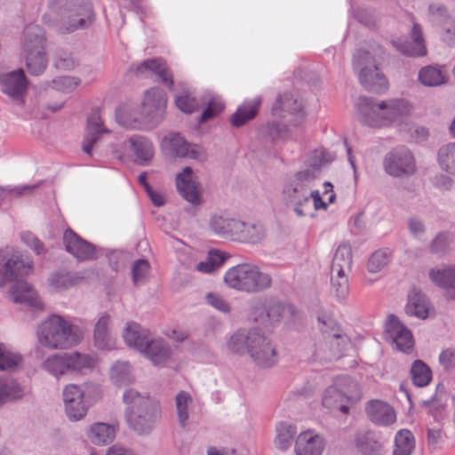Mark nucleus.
<instances>
[{
    "instance_id": "1",
    "label": "nucleus",
    "mask_w": 455,
    "mask_h": 455,
    "mask_svg": "<svg viewBox=\"0 0 455 455\" xmlns=\"http://www.w3.org/2000/svg\"><path fill=\"white\" fill-rule=\"evenodd\" d=\"M124 404V419L132 432L138 435H148L161 418L159 403L147 393L135 388H126L122 395Z\"/></svg>"
},
{
    "instance_id": "2",
    "label": "nucleus",
    "mask_w": 455,
    "mask_h": 455,
    "mask_svg": "<svg viewBox=\"0 0 455 455\" xmlns=\"http://www.w3.org/2000/svg\"><path fill=\"white\" fill-rule=\"evenodd\" d=\"M228 349L239 355L248 354L259 368H271L278 361V353L273 340L260 330H239L231 335Z\"/></svg>"
},
{
    "instance_id": "3",
    "label": "nucleus",
    "mask_w": 455,
    "mask_h": 455,
    "mask_svg": "<svg viewBox=\"0 0 455 455\" xmlns=\"http://www.w3.org/2000/svg\"><path fill=\"white\" fill-rule=\"evenodd\" d=\"M32 267V260L22 254L12 255L0 268V286L17 280L11 287L12 299L15 303H24L35 310L42 311L44 304L37 292L28 283L19 280L28 275Z\"/></svg>"
},
{
    "instance_id": "4",
    "label": "nucleus",
    "mask_w": 455,
    "mask_h": 455,
    "mask_svg": "<svg viewBox=\"0 0 455 455\" xmlns=\"http://www.w3.org/2000/svg\"><path fill=\"white\" fill-rule=\"evenodd\" d=\"M166 101L164 92L161 89L151 88L145 92L141 113H137L130 107H123L116 111V120L128 129L155 127L164 117Z\"/></svg>"
},
{
    "instance_id": "5",
    "label": "nucleus",
    "mask_w": 455,
    "mask_h": 455,
    "mask_svg": "<svg viewBox=\"0 0 455 455\" xmlns=\"http://www.w3.org/2000/svg\"><path fill=\"white\" fill-rule=\"evenodd\" d=\"M355 108L359 122L372 128L385 126L411 110L409 102L403 99L378 101L366 96L358 99Z\"/></svg>"
},
{
    "instance_id": "6",
    "label": "nucleus",
    "mask_w": 455,
    "mask_h": 455,
    "mask_svg": "<svg viewBox=\"0 0 455 455\" xmlns=\"http://www.w3.org/2000/svg\"><path fill=\"white\" fill-rule=\"evenodd\" d=\"M38 343L49 349H67L77 345L83 333L80 328L58 315H52L36 329Z\"/></svg>"
},
{
    "instance_id": "7",
    "label": "nucleus",
    "mask_w": 455,
    "mask_h": 455,
    "mask_svg": "<svg viewBox=\"0 0 455 455\" xmlns=\"http://www.w3.org/2000/svg\"><path fill=\"white\" fill-rule=\"evenodd\" d=\"M449 400L444 387L438 385L434 396L422 402L427 411V445L431 452L439 449L443 442V420L448 416Z\"/></svg>"
},
{
    "instance_id": "8",
    "label": "nucleus",
    "mask_w": 455,
    "mask_h": 455,
    "mask_svg": "<svg viewBox=\"0 0 455 455\" xmlns=\"http://www.w3.org/2000/svg\"><path fill=\"white\" fill-rule=\"evenodd\" d=\"M315 180V173L307 171H299L287 177L282 187V201L292 209L298 217L307 214L310 205V188Z\"/></svg>"
},
{
    "instance_id": "9",
    "label": "nucleus",
    "mask_w": 455,
    "mask_h": 455,
    "mask_svg": "<svg viewBox=\"0 0 455 455\" xmlns=\"http://www.w3.org/2000/svg\"><path fill=\"white\" fill-rule=\"evenodd\" d=\"M224 282L230 289L251 294L268 289L272 284V277L257 265L243 263L228 268Z\"/></svg>"
},
{
    "instance_id": "10",
    "label": "nucleus",
    "mask_w": 455,
    "mask_h": 455,
    "mask_svg": "<svg viewBox=\"0 0 455 455\" xmlns=\"http://www.w3.org/2000/svg\"><path fill=\"white\" fill-rule=\"evenodd\" d=\"M49 6L68 32L88 28L94 20L92 6L86 0H51Z\"/></svg>"
},
{
    "instance_id": "11",
    "label": "nucleus",
    "mask_w": 455,
    "mask_h": 455,
    "mask_svg": "<svg viewBox=\"0 0 455 455\" xmlns=\"http://www.w3.org/2000/svg\"><path fill=\"white\" fill-rule=\"evenodd\" d=\"M353 69L361 85L368 92L379 93L387 88V80L370 52L359 49L353 57Z\"/></svg>"
},
{
    "instance_id": "12",
    "label": "nucleus",
    "mask_w": 455,
    "mask_h": 455,
    "mask_svg": "<svg viewBox=\"0 0 455 455\" xmlns=\"http://www.w3.org/2000/svg\"><path fill=\"white\" fill-rule=\"evenodd\" d=\"M383 169L387 174L395 178L411 176L416 172L414 156L406 147H396L386 154Z\"/></svg>"
},
{
    "instance_id": "13",
    "label": "nucleus",
    "mask_w": 455,
    "mask_h": 455,
    "mask_svg": "<svg viewBox=\"0 0 455 455\" xmlns=\"http://www.w3.org/2000/svg\"><path fill=\"white\" fill-rule=\"evenodd\" d=\"M84 393L75 384L68 385L63 390L65 411L70 420H80L87 412L88 406L84 401Z\"/></svg>"
},
{
    "instance_id": "14",
    "label": "nucleus",
    "mask_w": 455,
    "mask_h": 455,
    "mask_svg": "<svg viewBox=\"0 0 455 455\" xmlns=\"http://www.w3.org/2000/svg\"><path fill=\"white\" fill-rule=\"evenodd\" d=\"M317 320L321 324L320 331L325 343L330 346L331 353L334 355H338L341 348L347 343V336L343 333L340 326L334 319L318 316Z\"/></svg>"
},
{
    "instance_id": "15",
    "label": "nucleus",
    "mask_w": 455,
    "mask_h": 455,
    "mask_svg": "<svg viewBox=\"0 0 455 455\" xmlns=\"http://www.w3.org/2000/svg\"><path fill=\"white\" fill-rule=\"evenodd\" d=\"M63 243L67 251L78 260H92L96 258L94 246L69 228L64 232Z\"/></svg>"
},
{
    "instance_id": "16",
    "label": "nucleus",
    "mask_w": 455,
    "mask_h": 455,
    "mask_svg": "<svg viewBox=\"0 0 455 455\" xmlns=\"http://www.w3.org/2000/svg\"><path fill=\"white\" fill-rule=\"evenodd\" d=\"M433 20L440 28V37L449 46L455 45V20L452 19L448 9L441 4L432 5L429 8Z\"/></svg>"
},
{
    "instance_id": "17",
    "label": "nucleus",
    "mask_w": 455,
    "mask_h": 455,
    "mask_svg": "<svg viewBox=\"0 0 455 455\" xmlns=\"http://www.w3.org/2000/svg\"><path fill=\"white\" fill-rule=\"evenodd\" d=\"M365 413L369 419L377 426L388 427L396 420L394 408L381 400H371L366 403Z\"/></svg>"
},
{
    "instance_id": "18",
    "label": "nucleus",
    "mask_w": 455,
    "mask_h": 455,
    "mask_svg": "<svg viewBox=\"0 0 455 455\" xmlns=\"http://www.w3.org/2000/svg\"><path fill=\"white\" fill-rule=\"evenodd\" d=\"M176 187L180 195L194 205L201 204V193L191 167L187 166L176 177Z\"/></svg>"
},
{
    "instance_id": "19",
    "label": "nucleus",
    "mask_w": 455,
    "mask_h": 455,
    "mask_svg": "<svg viewBox=\"0 0 455 455\" xmlns=\"http://www.w3.org/2000/svg\"><path fill=\"white\" fill-rule=\"evenodd\" d=\"M324 438L312 430L301 432L296 441V455H322L325 449Z\"/></svg>"
},
{
    "instance_id": "20",
    "label": "nucleus",
    "mask_w": 455,
    "mask_h": 455,
    "mask_svg": "<svg viewBox=\"0 0 455 455\" xmlns=\"http://www.w3.org/2000/svg\"><path fill=\"white\" fill-rule=\"evenodd\" d=\"M131 71L138 76H148L155 74L158 76L161 82L170 88L173 85L172 75L162 59H150L142 61L140 64L131 67Z\"/></svg>"
},
{
    "instance_id": "21",
    "label": "nucleus",
    "mask_w": 455,
    "mask_h": 455,
    "mask_svg": "<svg viewBox=\"0 0 455 455\" xmlns=\"http://www.w3.org/2000/svg\"><path fill=\"white\" fill-rule=\"evenodd\" d=\"M386 330L399 350L404 352L412 347L413 339L411 331L395 315L387 316Z\"/></svg>"
},
{
    "instance_id": "22",
    "label": "nucleus",
    "mask_w": 455,
    "mask_h": 455,
    "mask_svg": "<svg viewBox=\"0 0 455 455\" xmlns=\"http://www.w3.org/2000/svg\"><path fill=\"white\" fill-rule=\"evenodd\" d=\"M411 41L395 40L392 42L393 46L401 53L411 56L420 57L427 54V48L422 36V30L419 24L414 23L411 32Z\"/></svg>"
},
{
    "instance_id": "23",
    "label": "nucleus",
    "mask_w": 455,
    "mask_h": 455,
    "mask_svg": "<svg viewBox=\"0 0 455 455\" xmlns=\"http://www.w3.org/2000/svg\"><path fill=\"white\" fill-rule=\"evenodd\" d=\"M428 277L435 286L444 290L447 299H455V265H448L443 268H431Z\"/></svg>"
},
{
    "instance_id": "24",
    "label": "nucleus",
    "mask_w": 455,
    "mask_h": 455,
    "mask_svg": "<svg viewBox=\"0 0 455 455\" xmlns=\"http://www.w3.org/2000/svg\"><path fill=\"white\" fill-rule=\"evenodd\" d=\"M167 146L171 156L188 157L197 161H204L206 157L201 148L188 143L179 134L172 136L167 142Z\"/></svg>"
},
{
    "instance_id": "25",
    "label": "nucleus",
    "mask_w": 455,
    "mask_h": 455,
    "mask_svg": "<svg viewBox=\"0 0 455 455\" xmlns=\"http://www.w3.org/2000/svg\"><path fill=\"white\" fill-rule=\"evenodd\" d=\"M354 445L361 455L384 454V444L380 437L370 430L357 432L355 435Z\"/></svg>"
},
{
    "instance_id": "26",
    "label": "nucleus",
    "mask_w": 455,
    "mask_h": 455,
    "mask_svg": "<svg viewBox=\"0 0 455 455\" xmlns=\"http://www.w3.org/2000/svg\"><path fill=\"white\" fill-rule=\"evenodd\" d=\"M0 86L4 93L13 99H20L27 89V80L24 71L19 68L4 75L0 81Z\"/></svg>"
},
{
    "instance_id": "27",
    "label": "nucleus",
    "mask_w": 455,
    "mask_h": 455,
    "mask_svg": "<svg viewBox=\"0 0 455 455\" xmlns=\"http://www.w3.org/2000/svg\"><path fill=\"white\" fill-rule=\"evenodd\" d=\"M124 147L132 150L135 163L140 165L148 164L154 156V146L147 138L134 135L124 142Z\"/></svg>"
},
{
    "instance_id": "28",
    "label": "nucleus",
    "mask_w": 455,
    "mask_h": 455,
    "mask_svg": "<svg viewBox=\"0 0 455 455\" xmlns=\"http://www.w3.org/2000/svg\"><path fill=\"white\" fill-rule=\"evenodd\" d=\"M108 131L103 127L100 113L97 109L93 110L87 118V126L85 128L83 150L85 154L91 155L92 146L98 141L100 135Z\"/></svg>"
},
{
    "instance_id": "29",
    "label": "nucleus",
    "mask_w": 455,
    "mask_h": 455,
    "mask_svg": "<svg viewBox=\"0 0 455 455\" xmlns=\"http://www.w3.org/2000/svg\"><path fill=\"white\" fill-rule=\"evenodd\" d=\"M241 220L226 215L214 214L209 220V228L216 235L234 240L237 228H240Z\"/></svg>"
},
{
    "instance_id": "30",
    "label": "nucleus",
    "mask_w": 455,
    "mask_h": 455,
    "mask_svg": "<svg viewBox=\"0 0 455 455\" xmlns=\"http://www.w3.org/2000/svg\"><path fill=\"white\" fill-rule=\"evenodd\" d=\"M111 318L102 315L96 322L93 329L94 346L99 349H112L115 347V338L110 330Z\"/></svg>"
},
{
    "instance_id": "31",
    "label": "nucleus",
    "mask_w": 455,
    "mask_h": 455,
    "mask_svg": "<svg viewBox=\"0 0 455 455\" xmlns=\"http://www.w3.org/2000/svg\"><path fill=\"white\" fill-rule=\"evenodd\" d=\"M139 352L145 354L155 365L165 363L171 356V349L164 339H153L150 337L146 341L145 347L140 348Z\"/></svg>"
},
{
    "instance_id": "32",
    "label": "nucleus",
    "mask_w": 455,
    "mask_h": 455,
    "mask_svg": "<svg viewBox=\"0 0 455 455\" xmlns=\"http://www.w3.org/2000/svg\"><path fill=\"white\" fill-rule=\"evenodd\" d=\"M405 312L408 315L426 319L429 312V302L426 295L416 289L411 290L408 295Z\"/></svg>"
},
{
    "instance_id": "33",
    "label": "nucleus",
    "mask_w": 455,
    "mask_h": 455,
    "mask_svg": "<svg viewBox=\"0 0 455 455\" xmlns=\"http://www.w3.org/2000/svg\"><path fill=\"white\" fill-rule=\"evenodd\" d=\"M23 52L45 50V36L43 29L30 24L27 26L23 33Z\"/></svg>"
},
{
    "instance_id": "34",
    "label": "nucleus",
    "mask_w": 455,
    "mask_h": 455,
    "mask_svg": "<svg viewBox=\"0 0 455 455\" xmlns=\"http://www.w3.org/2000/svg\"><path fill=\"white\" fill-rule=\"evenodd\" d=\"M109 379L115 386L123 387L132 384L135 375L128 362L116 361L110 367Z\"/></svg>"
},
{
    "instance_id": "35",
    "label": "nucleus",
    "mask_w": 455,
    "mask_h": 455,
    "mask_svg": "<svg viewBox=\"0 0 455 455\" xmlns=\"http://www.w3.org/2000/svg\"><path fill=\"white\" fill-rule=\"evenodd\" d=\"M87 437L95 445H107L114 441L116 428L110 424L94 423L91 426Z\"/></svg>"
},
{
    "instance_id": "36",
    "label": "nucleus",
    "mask_w": 455,
    "mask_h": 455,
    "mask_svg": "<svg viewBox=\"0 0 455 455\" xmlns=\"http://www.w3.org/2000/svg\"><path fill=\"white\" fill-rule=\"evenodd\" d=\"M148 338L149 332L134 322L128 323L123 331V339L127 346L138 351L145 347Z\"/></svg>"
},
{
    "instance_id": "37",
    "label": "nucleus",
    "mask_w": 455,
    "mask_h": 455,
    "mask_svg": "<svg viewBox=\"0 0 455 455\" xmlns=\"http://www.w3.org/2000/svg\"><path fill=\"white\" fill-rule=\"evenodd\" d=\"M260 101L261 99L259 97L251 100L245 101L243 105L238 107L236 111L230 117L232 126L239 128L246 122L252 119L258 113V108Z\"/></svg>"
},
{
    "instance_id": "38",
    "label": "nucleus",
    "mask_w": 455,
    "mask_h": 455,
    "mask_svg": "<svg viewBox=\"0 0 455 455\" xmlns=\"http://www.w3.org/2000/svg\"><path fill=\"white\" fill-rule=\"evenodd\" d=\"M67 358L68 372L85 373L92 371L96 363L95 356L76 351L67 353Z\"/></svg>"
},
{
    "instance_id": "39",
    "label": "nucleus",
    "mask_w": 455,
    "mask_h": 455,
    "mask_svg": "<svg viewBox=\"0 0 455 455\" xmlns=\"http://www.w3.org/2000/svg\"><path fill=\"white\" fill-rule=\"evenodd\" d=\"M23 53L26 68L30 75L40 76L45 71L48 64L45 50Z\"/></svg>"
},
{
    "instance_id": "40",
    "label": "nucleus",
    "mask_w": 455,
    "mask_h": 455,
    "mask_svg": "<svg viewBox=\"0 0 455 455\" xmlns=\"http://www.w3.org/2000/svg\"><path fill=\"white\" fill-rule=\"evenodd\" d=\"M415 449V438L408 429H400L395 436L393 455H411Z\"/></svg>"
},
{
    "instance_id": "41",
    "label": "nucleus",
    "mask_w": 455,
    "mask_h": 455,
    "mask_svg": "<svg viewBox=\"0 0 455 455\" xmlns=\"http://www.w3.org/2000/svg\"><path fill=\"white\" fill-rule=\"evenodd\" d=\"M303 108L302 100L294 97L291 93L279 95L273 105L272 111L275 115H280V112H288L293 114L299 112Z\"/></svg>"
},
{
    "instance_id": "42",
    "label": "nucleus",
    "mask_w": 455,
    "mask_h": 455,
    "mask_svg": "<svg viewBox=\"0 0 455 455\" xmlns=\"http://www.w3.org/2000/svg\"><path fill=\"white\" fill-rule=\"evenodd\" d=\"M446 80V74L441 68L427 66L419 72V81L425 86H439L444 84Z\"/></svg>"
},
{
    "instance_id": "43",
    "label": "nucleus",
    "mask_w": 455,
    "mask_h": 455,
    "mask_svg": "<svg viewBox=\"0 0 455 455\" xmlns=\"http://www.w3.org/2000/svg\"><path fill=\"white\" fill-rule=\"evenodd\" d=\"M240 228L235 230L234 241L255 243L263 238L260 226L241 221Z\"/></svg>"
},
{
    "instance_id": "44",
    "label": "nucleus",
    "mask_w": 455,
    "mask_h": 455,
    "mask_svg": "<svg viewBox=\"0 0 455 455\" xmlns=\"http://www.w3.org/2000/svg\"><path fill=\"white\" fill-rule=\"evenodd\" d=\"M296 434L297 428L295 426L288 423H280L276 427L275 447L280 451H286L291 447Z\"/></svg>"
},
{
    "instance_id": "45",
    "label": "nucleus",
    "mask_w": 455,
    "mask_h": 455,
    "mask_svg": "<svg viewBox=\"0 0 455 455\" xmlns=\"http://www.w3.org/2000/svg\"><path fill=\"white\" fill-rule=\"evenodd\" d=\"M68 365L67 353L52 355L42 363L44 370L57 378L68 372Z\"/></svg>"
},
{
    "instance_id": "46",
    "label": "nucleus",
    "mask_w": 455,
    "mask_h": 455,
    "mask_svg": "<svg viewBox=\"0 0 455 455\" xmlns=\"http://www.w3.org/2000/svg\"><path fill=\"white\" fill-rule=\"evenodd\" d=\"M335 380L346 401L356 402L360 400L361 389L355 380L347 376L339 377Z\"/></svg>"
},
{
    "instance_id": "47",
    "label": "nucleus",
    "mask_w": 455,
    "mask_h": 455,
    "mask_svg": "<svg viewBox=\"0 0 455 455\" xmlns=\"http://www.w3.org/2000/svg\"><path fill=\"white\" fill-rule=\"evenodd\" d=\"M411 377L417 387H426L432 379L430 368L421 360H416L411 368Z\"/></svg>"
},
{
    "instance_id": "48",
    "label": "nucleus",
    "mask_w": 455,
    "mask_h": 455,
    "mask_svg": "<svg viewBox=\"0 0 455 455\" xmlns=\"http://www.w3.org/2000/svg\"><path fill=\"white\" fill-rule=\"evenodd\" d=\"M23 396V390L13 379H0V406L7 401L16 400Z\"/></svg>"
},
{
    "instance_id": "49",
    "label": "nucleus",
    "mask_w": 455,
    "mask_h": 455,
    "mask_svg": "<svg viewBox=\"0 0 455 455\" xmlns=\"http://www.w3.org/2000/svg\"><path fill=\"white\" fill-rule=\"evenodd\" d=\"M438 164L441 169L455 175V143H449L439 148Z\"/></svg>"
},
{
    "instance_id": "50",
    "label": "nucleus",
    "mask_w": 455,
    "mask_h": 455,
    "mask_svg": "<svg viewBox=\"0 0 455 455\" xmlns=\"http://www.w3.org/2000/svg\"><path fill=\"white\" fill-rule=\"evenodd\" d=\"M204 104L207 107L202 113L200 121L206 122L217 115H219L224 108V104L219 97L207 93L204 97Z\"/></svg>"
},
{
    "instance_id": "51",
    "label": "nucleus",
    "mask_w": 455,
    "mask_h": 455,
    "mask_svg": "<svg viewBox=\"0 0 455 455\" xmlns=\"http://www.w3.org/2000/svg\"><path fill=\"white\" fill-rule=\"evenodd\" d=\"M192 402L193 399L191 395L185 391H180L175 397L178 419L182 427L187 426L188 420V405L191 404Z\"/></svg>"
},
{
    "instance_id": "52",
    "label": "nucleus",
    "mask_w": 455,
    "mask_h": 455,
    "mask_svg": "<svg viewBox=\"0 0 455 455\" xmlns=\"http://www.w3.org/2000/svg\"><path fill=\"white\" fill-rule=\"evenodd\" d=\"M331 161V157H326V153L322 149L314 150L307 160V166L302 171H307L315 173V180L319 178L320 170L323 164Z\"/></svg>"
},
{
    "instance_id": "53",
    "label": "nucleus",
    "mask_w": 455,
    "mask_h": 455,
    "mask_svg": "<svg viewBox=\"0 0 455 455\" xmlns=\"http://www.w3.org/2000/svg\"><path fill=\"white\" fill-rule=\"evenodd\" d=\"M260 136L266 141L275 142L279 139H284L288 136V129L285 125L276 123L267 124L259 129Z\"/></svg>"
},
{
    "instance_id": "54",
    "label": "nucleus",
    "mask_w": 455,
    "mask_h": 455,
    "mask_svg": "<svg viewBox=\"0 0 455 455\" xmlns=\"http://www.w3.org/2000/svg\"><path fill=\"white\" fill-rule=\"evenodd\" d=\"M352 249L349 244L341 243L336 249L332 258V266L345 267V269H351L352 267Z\"/></svg>"
},
{
    "instance_id": "55",
    "label": "nucleus",
    "mask_w": 455,
    "mask_h": 455,
    "mask_svg": "<svg viewBox=\"0 0 455 455\" xmlns=\"http://www.w3.org/2000/svg\"><path fill=\"white\" fill-rule=\"evenodd\" d=\"M21 361V355L13 353L0 344V371L14 370Z\"/></svg>"
},
{
    "instance_id": "56",
    "label": "nucleus",
    "mask_w": 455,
    "mask_h": 455,
    "mask_svg": "<svg viewBox=\"0 0 455 455\" xmlns=\"http://www.w3.org/2000/svg\"><path fill=\"white\" fill-rule=\"evenodd\" d=\"M346 401L343 394L339 391L336 380L333 385L327 387L324 391L322 403L324 407L329 409H335L339 403Z\"/></svg>"
},
{
    "instance_id": "57",
    "label": "nucleus",
    "mask_w": 455,
    "mask_h": 455,
    "mask_svg": "<svg viewBox=\"0 0 455 455\" xmlns=\"http://www.w3.org/2000/svg\"><path fill=\"white\" fill-rule=\"evenodd\" d=\"M81 80L76 76H59L50 82L49 86L64 93H69L76 89Z\"/></svg>"
},
{
    "instance_id": "58",
    "label": "nucleus",
    "mask_w": 455,
    "mask_h": 455,
    "mask_svg": "<svg viewBox=\"0 0 455 455\" xmlns=\"http://www.w3.org/2000/svg\"><path fill=\"white\" fill-rule=\"evenodd\" d=\"M331 293L339 302H345L349 293L348 277L331 279Z\"/></svg>"
},
{
    "instance_id": "59",
    "label": "nucleus",
    "mask_w": 455,
    "mask_h": 455,
    "mask_svg": "<svg viewBox=\"0 0 455 455\" xmlns=\"http://www.w3.org/2000/svg\"><path fill=\"white\" fill-rule=\"evenodd\" d=\"M389 262V253L385 250L373 252L368 261V270L371 273L381 271Z\"/></svg>"
},
{
    "instance_id": "60",
    "label": "nucleus",
    "mask_w": 455,
    "mask_h": 455,
    "mask_svg": "<svg viewBox=\"0 0 455 455\" xmlns=\"http://www.w3.org/2000/svg\"><path fill=\"white\" fill-rule=\"evenodd\" d=\"M149 271V264L146 259L136 260L132 267V281L135 285L142 283Z\"/></svg>"
},
{
    "instance_id": "61",
    "label": "nucleus",
    "mask_w": 455,
    "mask_h": 455,
    "mask_svg": "<svg viewBox=\"0 0 455 455\" xmlns=\"http://www.w3.org/2000/svg\"><path fill=\"white\" fill-rule=\"evenodd\" d=\"M175 104L179 109H180L184 113H193L196 109H198L199 105L196 102V99L191 97L188 93H183L179 95L175 99Z\"/></svg>"
},
{
    "instance_id": "62",
    "label": "nucleus",
    "mask_w": 455,
    "mask_h": 455,
    "mask_svg": "<svg viewBox=\"0 0 455 455\" xmlns=\"http://www.w3.org/2000/svg\"><path fill=\"white\" fill-rule=\"evenodd\" d=\"M22 242L32 249L36 254L44 252V243L31 232H23L20 235Z\"/></svg>"
},
{
    "instance_id": "63",
    "label": "nucleus",
    "mask_w": 455,
    "mask_h": 455,
    "mask_svg": "<svg viewBox=\"0 0 455 455\" xmlns=\"http://www.w3.org/2000/svg\"><path fill=\"white\" fill-rule=\"evenodd\" d=\"M77 65L76 60L68 53L60 54L55 60L54 66L60 70H71Z\"/></svg>"
},
{
    "instance_id": "64",
    "label": "nucleus",
    "mask_w": 455,
    "mask_h": 455,
    "mask_svg": "<svg viewBox=\"0 0 455 455\" xmlns=\"http://www.w3.org/2000/svg\"><path fill=\"white\" fill-rule=\"evenodd\" d=\"M206 300L211 306L221 312L228 313L230 311V306L228 302L220 294L212 292L208 293L206 295Z\"/></svg>"
}]
</instances>
